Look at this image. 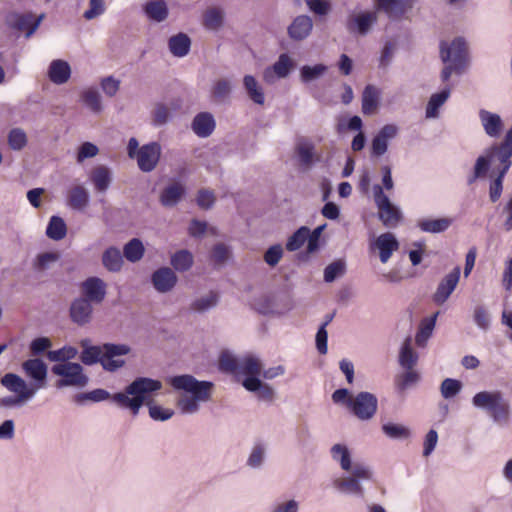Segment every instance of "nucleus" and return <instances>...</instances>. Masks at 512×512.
<instances>
[{
    "mask_svg": "<svg viewBox=\"0 0 512 512\" xmlns=\"http://www.w3.org/2000/svg\"><path fill=\"white\" fill-rule=\"evenodd\" d=\"M261 369L262 364L258 358L251 355L240 358L238 373L246 374L248 377H258Z\"/></svg>",
    "mask_w": 512,
    "mask_h": 512,
    "instance_id": "nucleus-46",
    "label": "nucleus"
},
{
    "mask_svg": "<svg viewBox=\"0 0 512 512\" xmlns=\"http://www.w3.org/2000/svg\"><path fill=\"white\" fill-rule=\"evenodd\" d=\"M143 9L146 16L157 23L165 21L169 14L167 4L164 0H149L144 5Z\"/></svg>",
    "mask_w": 512,
    "mask_h": 512,
    "instance_id": "nucleus-29",
    "label": "nucleus"
},
{
    "mask_svg": "<svg viewBox=\"0 0 512 512\" xmlns=\"http://www.w3.org/2000/svg\"><path fill=\"white\" fill-rule=\"evenodd\" d=\"M67 204L74 210H84L89 204L87 189L82 185L72 187L68 192Z\"/></svg>",
    "mask_w": 512,
    "mask_h": 512,
    "instance_id": "nucleus-30",
    "label": "nucleus"
},
{
    "mask_svg": "<svg viewBox=\"0 0 512 512\" xmlns=\"http://www.w3.org/2000/svg\"><path fill=\"white\" fill-rule=\"evenodd\" d=\"M162 388V382L148 377H138L126 386L124 392H118L111 396V399L118 406L129 409L134 416L138 415L145 399L151 393L159 391ZM110 398V393L104 389H95L93 391L79 394L76 401L81 403L83 400L100 402Z\"/></svg>",
    "mask_w": 512,
    "mask_h": 512,
    "instance_id": "nucleus-1",
    "label": "nucleus"
},
{
    "mask_svg": "<svg viewBox=\"0 0 512 512\" xmlns=\"http://www.w3.org/2000/svg\"><path fill=\"white\" fill-rule=\"evenodd\" d=\"M451 225V219L439 218V219H427L419 223V227L424 232L429 233H441L447 230Z\"/></svg>",
    "mask_w": 512,
    "mask_h": 512,
    "instance_id": "nucleus-50",
    "label": "nucleus"
},
{
    "mask_svg": "<svg viewBox=\"0 0 512 512\" xmlns=\"http://www.w3.org/2000/svg\"><path fill=\"white\" fill-rule=\"evenodd\" d=\"M225 12L220 7L208 8L203 14V26L210 31H218L224 24Z\"/></svg>",
    "mask_w": 512,
    "mask_h": 512,
    "instance_id": "nucleus-33",
    "label": "nucleus"
},
{
    "mask_svg": "<svg viewBox=\"0 0 512 512\" xmlns=\"http://www.w3.org/2000/svg\"><path fill=\"white\" fill-rule=\"evenodd\" d=\"M242 385L250 392H258V397L265 401H272L275 396L274 389L263 383L258 377H247Z\"/></svg>",
    "mask_w": 512,
    "mask_h": 512,
    "instance_id": "nucleus-28",
    "label": "nucleus"
},
{
    "mask_svg": "<svg viewBox=\"0 0 512 512\" xmlns=\"http://www.w3.org/2000/svg\"><path fill=\"white\" fill-rule=\"evenodd\" d=\"M462 389V383L459 380L446 378L442 381L440 392L443 398L450 399L456 396Z\"/></svg>",
    "mask_w": 512,
    "mask_h": 512,
    "instance_id": "nucleus-59",
    "label": "nucleus"
},
{
    "mask_svg": "<svg viewBox=\"0 0 512 512\" xmlns=\"http://www.w3.org/2000/svg\"><path fill=\"white\" fill-rule=\"evenodd\" d=\"M215 201L216 196L213 190L202 188L198 191L196 203L201 209H211L214 206Z\"/></svg>",
    "mask_w": 512,
    "mask_h": 512,
    "instance_id": "nucleus-62",
    "label": "nucleus"
},
{
    "mask_svg": "<svg viewBox=\"0 0 512 512\" xmlns=\"http://www.w3.org/2000/svg\"><path fill=\"white\" fill-rule=\"evenodd\" d=\"M105 10L104 0H89V8L84 12L83 17L86 20H93L104 14Z\"/></svg>",
    "mask_w": 512,
    "mask_h": 512,
    "instance_id": "nucleus-63",
    "label": "nucleus"
},
{
    "mask_svg": "<svg viewBox=\"0 0 512 512\" xmlns=\"http://www.w3.org/2000/svg\"><path fill=\"white\" fill-rule=\"evenodd\" d=\"M170 264L175 271L186 272L193 266L194 256L190 251L182 249L171 256Z\"/></svg>",
    "mask_w": 512,
    "mask_h": 512,
    "instance_id": "nucleus-35",
    "label": "nucleus"
},
{
    "mask_svg": "<svg viewBox=\"0 0 512 512\" xmlns=\"http://www.w3.org/2000/svg\"><path fill=\"white\" fill-rule=\"evenodd\" d=\"M382 431L387 437L391 439L401 440L407 439L410 436V430L408 427L392 422L383 424Z\"/></svg>",
    "mask_w": 512,
    "mask_h": 512,
    "instance_id": "nucleus-55",
    "label": "nucleus"
},
{
    "mask_svg": "<svg viewBox=\"0 0 512 512\" xmlns=\"http://www.w3.org/2000/svg\"><path fill=\"white\" fill-rule=\"evenodd\" d=\"M52 372L62 377L56 382L57 388L67 386L85 387L89 380L83 373L82 366L78 363L66 362L56 364L52 367Z\"/></svg>",
    "mask_w": 512,
    "mask_h": 512,
    "instance_id": "nucleus-5",
    "label": "nucleus"
},
{
    "mask_svg": "<svg viewBox=\"0 0 512 512\" xmlns=\"http://www.w3.org/2000/svg\"><path fill=\"white\" fill-rule=\"evenodd\" d=\"M406 371L399 374L395 379V385L399 392H404L413 387L420 380V375L414 369H405Z\"/></svg>",
    "mask_w": 512,
    "mask_h": 512,
    "instance_id": "nucleus-49",
    "label": "nucleus"
},
{
    "mask_svg": "<svg viewBox=\"0 0 512 512\" xmlns=\"http://www.w3.org/2000/svg\"><path fill=\"white\" fill-rule=\"evenodd\" d=\"M294 150L298 163L304 170L311 169L313 164L320 160V156L316 153L314 143L307 138H299L295 144Z\"/></svg>",
    "mask_w": 512,
    "mask_h": 512,
    "instance_id": "nucleus-13",
    "label": "nucleus"
},
{
    "mask_svg": "<svg viewBox=\"0 0 512 512\" xmlns=\"http://www.w3.org/2000/svg\"><path fill=\"white\" fill-rule=\"evenodd\" d=\"M184 195V185L180 182H173L162 190L159 201L164 207L171 208L176 206Z\"/></svg>",
    "mask_w": 512,
    "mask_h": 512,
    "instance_id": "nucleus-25",
    "label": "nucleus"
},
{
    "mask_svg": "<svg viewBox=\"0 0 512 512\" xmlns=\"http://www.w3.org/2000/svg\"><path fill=\"white\" fill-rule=\"evenodd\" d=\"M243 85L249 98L258 105H263L265 96L262 87L252 75H245Z\"/></svg>",
    "mask_w": 512,
    "mask_h": 512,
    "instance_id": "nucleus-36",
    "label": "nucleus"
},
{
    "mask_svg": "<svg viewBox=\"0 0 512 512\" xmlns=\"http://www.w3.org/2000/svg\"><path fill=\"white\" fill-rule=\"evenodd\" d=\"M399 248V242L395 235L387 232L379 235L371 244V249L379 251L380 261L384 264L391 258L393 252Z\"/></svg>",
    "mask_w": 512,
    "mask_h": 512,
    "instance_id": "nucleus-18",
    "label": "nucleus"
},
{
    "mask_svg": "<svg viewBox=\"0 0 512 512\" xmlns=\"http://www.w3.org/2000/svg\"><path fill=\"white\" fill-rule=\"evenodd\" d=\"M78 354V350L72 346H64L58 350H52L47 352V358L53 362L66 363L71 359H74Z\"/></svg>",
    "mask_w": 512,
    "mask_h": 512,
    "instance_id": "nucleus-56",
    "label": "nucleus"
},
{
    "mask_svg": "<svg viewBox=\"0 0 512 512\" xmlns=\"http://www.w3.org/2000/svg\"><path fill=\"white\" fill-rule=\"evenodd\" d=\"M43 15L34 19L31 13H10L7 18V24L18 31H25L26 37L29 38L38 29Z\"/></svg>",
    "mask_w": 512,
    "mask_h": 512,
    "instance_id": "nucleus-12",
    "label": "nucleus"
},
{
    "mask_svg": "<svg viewBox=\"0 0 512 512\" xmlns=\"http://www.w3.org/2000/svg\"><path fill=\"white\" fill-rule=\"evenodd\" d=\"M377 11H361L351 13L346 20V29L349 33L366 36L377 23Z\"/></svg>",
    "mask_w": 512,
    "mask_h": 512,
    "instance_id": "nucleus-8",
    "label": "nucleus"
},
{
    "mask_svg": "<svg viewBox=\"0 0 512 512\" xmlns=\"http://www.w3.org/2000/svg\"><path fill=\"white\" fill-rule=\"evenodd\" d=\"M89 178L97 192L105 193L112 183L113 174L109 167L98 165L91 170Z\"/></svg>",
    "mask_w": 512,
    "mask_h": 512,
    "instance_id": "nucleus-22",
    "label": "nucleus"
},
{
    "mask_svg": "<svg viewBox=\"0 0 512 512\" xmlns=\"http://www.w3.org/2000/svg\"><path fill=\"white\" fill-rule=\"evenodd\" d=\"M67 233V227L64 220L59 216H52L46 229L48 238L58 241L62 240Z\"/></svg>",
    "mask_w": 512,
    "mask_h": 512,
    "instance_id": "nucleus-47",
    "label": "nucleus"
},
{
    "mask_svg": "<svg viewBox=\"0 0 512 512\" xmlns=\"http://www.w3.org/2000/svg\"><path fill=\"white\" fill-rule=\"evenodd\" d=\"M460 267L456 266L453 270L447 274L438 284V287L433 294V301L438 304H444L450 297L452 292L455 290L459 278H460Z\"/></svg>",
    "mask_w": 512,
    "mask_h": 512,
    "instance_id": "nucleus-15",
    "label": "nucleus"
},
{
    "mask_svg": "<svg viewBox=\"0 0 512 512\" xmlns=\"http://www.w3.org/2000/svg\"><path fill=\"white\" fill-rule=\"evenodd\" d=\"M177 282L178 277L176 273L169 267H161L151 275V283L154 289L162 294L172 291Z\"/></svg>",
    "mask_w": 512,
    "mask_h": 512,
    "instance_id": "nucleus-16",
    "label": "nucleus"
},
{
    "mask_svg": "<svg viewBox=\"0 0 512 512\" xmlns=\"http://www.w3.org/2000/svg\"><path fill=\"white\" fill-rule=\"evenodd\" d=\"M80 290V297L88 299L93 304H101L107 294V284L103 279L92 276L80 284Z\"/></svg>",
    "mask_w": 512,
    "mask_h": 512,
    "instance_id": "nucleus-11",
    "label": "nucleus"
},
{
    "mask_svg": "<svg viewBox=\"0 0 512 512\" xmlns=\"http://www.w3.org/2000/svg\"><path fill=\"white\" fill-rule=\"evenodd\" d=\"M328 70L324 64L304 65L300 68V80L304 84L320 79Z\"/></svg>",
    "mask_w": 512,
    "mask_h": 512,
    "instance_id": "nucleus-44",
    "label": "nucleus"
},
{
    "mask_svg": "<svg viewBox=\"0 0 512 512\" xmlns=\"http://www.w3.org/2000/svg\"><path fill=\"white\" fill-rule=\"evenodd\" d=\"M479 118L484 131L488 136L498 137L500 135L503 123L501 117L498 114L481 109L479 111Z\"/></svg>",
    "mask_w": 512,
    "mask_h": 512,
    "instance_id": "nucleus-27",
    "label": "nucleus"
},
{
    "mask_svg": "<svg viewBox=\"0 0 512 512\" xmlns=\"http://www.w3.org/2000/svg\"><path fill=\"white\" fill-rule=\"evenodd\" d=\"M216 123L213 115L209 112L198 113L191 124L193 132L201 138L209 137L215 130Z\"/></svg>",
    "mask_w": 512,
    "mask_h": 512,
    "instance_id": "nucleus-23",
    "label": "nucleus"
},
{
    "mask_svg": "<svg viewBox=\"0 0 512 512\" xmlns=\"http://www.w3.org/2000/svg\"><path fill=\"white\" fill-rule=\"evenodd\" d=\"M439 312H436L432 317L425 318L421 321L419 330L415 337V342L419 347H425L428 339L431 337L435 327L437 316Z\"/></svg>",
    "mask_w": 512,
    "mask_h": 512,
    "instance_id": "nucleus-38",
    "label": "nucleus"
},
{
    "mask_svg": "<svg viewBox=\"0 0 512 512\" xmlns=\"http://www.w3.org/2000/svg\"><path fill=\"white\" fill-rule=\"evenodd\" d=\"M240 358L234 357L229 352H223L219 359V368L228 373H238Z\"/></svg>",
    "mask_w": 512,
    "mask_h": 512,
    "instance_id": "nucleus-60",
    "label": "nucleus"
},
{
    "mask_svg": "<svg viewBox=\"0 0 512 512\" xmlns=\"http://www.w3.org/2000/svg\"><path fill=\"white\" fill-rule=\"evenodd\" d=\"M418 355L412 349L411 346V338L407 337L402 344L400 354H399V363L404 369H414V366L417 364Z\"/></svg>",
    "mask_w": 512,
    "mask_h": 512,
    "instance_id": "nucleus-41",
    "label": "nucleus"
},
{
    "mask_svg": "<svg viewBox=\"0 0 512 512\" xmlns=\"http://www.w3.org/2000/svg\"><path fill=\"white\" fill-rule=\"evenodd\" d=\"M59 252H43L38 254L32 262V267L37 272H44L50 269L60 260Z\"/></svg>",
    "mask_w": 512,
    "mask_h": 512,
    "instance_id": "nucleus-42",
    "label": "nucleus"
},
{
    "mask_svg": "<svg viewBox=\"0 0 512 512\" xmlns=\"http://www.w3.org/2000/svg\"><path fill=\"white\" fill-rule=\"evenodd\" d=\"M123 263V255L117 247L111 246L102 254V265L109 272H119L122 269Z\"/></svg>",
    "mask_w": 512,
    "mask_h": 512,
    "instance_id": "nucleus-31",
    "label": "nucleus"
},
{
    "mask_svg": "<svg viewBox=\"0 0 512 512\" xmlns=\"http://www.w3.org/2000/svg\"><path fill=\"white\" fill-rule=\"evenodd\" d=\"M376 9L385 12L389 18L396 19L404 14L401 0H374Z\"/></svg>",
    "mask_w": 512,
    "mask_h": 512,
    "instance_id": "nucleus-39",
    "label": "nucleus"
},
{
    "mask_svg": "<svg viewBox=\"0 0 512 512\" xmlns=\"http://www.w3.org/2000/svg\"><path fill=\"white\" fill-rule=\"evenodd\" d=\"M347 408L359 420L367 421L372 419L376 414L378 399L370 392H359L354 397H349Z\"/></svg>",
    "mask_w": 512,
    "mask_h": 512,
    "instance_id": "nucleus-6",
    "label": "nucleus"
},
{
    "mask_svg": "<svg viewBox=\"0 0 512 512\" xmlns=\"http://www.w3.org/2000/svg\"><path fill=\"white\" fill-rule=\"evenodd\" d=\"M335 486L340 491L350 494L362 495V487L360 481L352 476L337 479L335 481Z\"/></svg>",
    "mask_w": 512,
    "mask_h": 512,
    "instance_id": "nucleus-57",
    "label": "nucleus"
},
{
    "mask_svg": "<svg viewBox=\"0 0 512 512\" xmlns=\"http://www.w3.org/2000/svg\"><path fill=\"white\" fill-rule=\"evenodd\" d=\"M168 46L172 55L176 57H184L190 51L191 40L188 35L178 33L169 38Z\"/></svg>",
    "mask_w": 512,
    "mask_h": 512,
    "instance_id": "nucleus-34",
    "label": "nucleus"
},
{
    "mask_svg": "<svg viewBox=\"0 0 512 512\" xmlns=\"http://www.w3.org/2000/svg\"><path fill=\"white\" fill-rule=\"evenodd\" d=\"M131 347L127 344L105 343L83 349L80 359L85 365L100 363L104 370L115 372L125 365L120 356L129 354Z\"/></svg>",
    "mask_w": 512,
    "mask_h": 512,
    "instance_id": "nucleus-3",
    "label": "nucleus"
},
{
    "mask_svg": "<svg viewBox=\"0 0 512 512\" xmlns=\"http://www.w3.org/2000/svg\"><path fill=\"white\" fill-rule=\"evenodd\" d=\"M474 407L486 411L494 422L507 425L510 421L511 408L500 391H481L472 398Z\"/></svg>",
    "mask_w": 512,
    "mask_h": 512,
    "instance_id": "nucleus-4",
    "label": "nucleus"
},
{
    "mask_svg": "<svg viewBox=\"0 0 512 512\" xmlns=\"http://www.w3.org/2000/svg\"><path fill=\"white\" fill-rule=\"evenodd\" d=\"M283 255V248L280 244L273 245L268 248L264 254V261L269 266H275L279 263Z\"/></svg>",
    "mask_w": 512,
    "mask_h": 512,
    "instance_id": "nucleus-64",
    "label": "nucleus"
},
{
    "mask_svg": "<svg viewBox=\"0 0 512 512\" xmlns=\"http://www.w3.org/2000/svg\"><path fill=\"white\" fill-rule=\"evenodd\" d=\"M219 302V294L210 291L208 294L196 298L191 304L190 309L197 313H204L217 306Z\"/></svg>",
    "mask_w": 512,
    "mask_h": 512,
    "instance_id": "nucleus-37",
    "label": "nucleus"
},
{
    "mask_svg": "<svg viewBox=\"0 0 512 512\" xmlns=\"http://www.w3.org/2000/svg\"><path fill=\"white\" fill-rule=\"evenodd\" d=\"M332 458L340 463L343 470L349 471L351 468V457L348 448L342 444H335L331 448Z\"/></svg>",
    "mask_w": 512,
    "mask_h": 512,
    "instance_id": "nucleus-53",
    "label": "nucleus"
},
{
    "mask_svg": "<svg viewBox=\"0 0 512 512\" xmlns=\"http://www.w3.org/2000/svg\"><path fill=\"white\" fill-rule=\"evenodd\" d=\"M28 143L26 132L22 128H13L8 133V145L14 151L22 150Z\"/></svg>",
    "mask_w": 512,
    "mask_h": 512,
    "instance_id": "nucleus-54",
    "label": "nucleus"
},
{
    "mask_svg": "<svg viewBox=\"0 0 512 512\" xmlns=\"http://www.w3.org/2000/svg\"><path fill=\"white\" fill-rule=\"evenodd\" d=\"M450 96V89L445 88L439 93H435L431 96L427 107H426V117L434 118L438 115V109L447 101Z\"/></svg>",
    "mask_w": 512,
    "mask_h": 512,
    "instance_id": "nucleus-48",
    "label": "nucleus"
},
{
    "mask_svg": "<svg viewBox=\"0 0 512 512\" xmlns=\"http://www.w3.org/2000/svg\"><path fill=\"white\" fill-rule=\"evenodd\" d=\"M313 29V21L307 15L297 16L288 26L287 32L289 37L295 41L306 39Z\"/></svg>",
    "mask_w": 512,
    "mask_h": 512,
    "instance_id": "nucleus-20",
    "label": "nucleus"
},
{
    "mask_svg": "<svg viewBox=\"0 0 512 512\" xmlns=\"http://www.w3.org/2000/svg\"><path fill=\"white\" fill-rule=\"evenodd\" d=\"M169 384L179 391H184L177 399L176 406L182 414H195L200 403L210 400L214 384L210 381H199L194 376L184 374L171 377Z\"/></svg>",
    "mask_w": 512,
    "mask_h": 512,
    "instance_id": "nucleus-2",
    "label": "nucleus"
},
{
    "mask_svg": "<svg viewBox=\"0 0 512 512\" xmlns=\"http://www.w3.org/2000/svg\"><path fill=\"white\" fill-rule=\"evenodd\" d=\"M232 91L230 80L226 78L217 79L211 87V97L217 103L225 102Z\"/></svg>",
    "mask_w": 512,
    "mask_h": 512,
    "instance_id": "nucleus-40",
    "label": "nucleus"
},
{
    "mask_svg": "<svg viewBox=\"0 0 512 512\" xmlns=\"http://www.w3.org/2000/svg\"><path fill=\"white\" fill-rule=\"evenodd\" d=\"M440 56L444 63L451 62L459 67L464 66L467 57V46L462 38H456L450 45L441 42Z\"/></svg>",
    "mask_w": 512,
    "mask_h": 512,
    "instance_id": "nucleus-10",
    "label": "nucleus"
},
{
    "mask_svg": "<svg viewBox=\"0 0 512 512\" xmlns=\"http://www.w3.org/2000/svg\"><path fill=\"white\" fill-rule=\"evenodd\" d=\"M22 369L27 376L34 380L31 387L36 388V392L45 387L48 370L47 365L41 359L33 358L24 361Z\"/></svg>",
    "mask_w": 512,
    "mask_h": 512,
    "instance_id": "nucleus-14",
    "label": "nucleus"
},
{
    "mask_svg": "<svg viewBox=\"0 0 512 512\" xmlns=\"http://www.w3.org/2000/svg\"><path fill=\"white\" fill-rule=\"evenodd\" d=\"M293 68V61L288 54H281L278 60L273 64L272 67L267 68L264 71V80L268 83H273L275 75L278 78H285L289 75Z\"/></svg>",
    "mask_w": 512,
    "mask_h": 512,
    "instance_id": "nucleus-21",
    "label": "nucleus"
},
{
    "mask_svg": "<svg viewBox=\"0 0 512 512\" xmlns=\"http://www.w3.org/2000/svg\"><path fill=\"white\" fill-rule=\"evenodd\" d=\"M82 102L94 113L102 111V102L100 93L93 88L85 90L81 95Z\"/></svg>",
    "mask_w": 512,
    "mask_h": 512,
    "instance_id": "nucleus-51",
    "label": "nucleus"
},
{
    "mask_svg": "<svg viewBox=\"0 0 512 512\" xmlns=\"http://www.w3.org/2000/svg\"><path fill=\"white\" fill-rule=\"evenodd\" d=\"M48 76L54 84H64L70 79L71 67L69 63L64 60H53L48 69Z\"/></svg>",
    "mask_w": 512,
    "mask_h": 512,
    "instance_id": "nucleus-26",
    "label": "nucleus"
},
{
    "mask_svg": "<svg viewBox=\"0 0 512 512\" xmlns=\"http://www.w3.org/2000/svg\"><path fill=\"white\" fill-rule=\"evenodd\" d=\"M346 272V263L345 261L339 259L332 263H330L324 269V281L327 283H331L335 281L338 277H342Z\"/></svg>",
    "mask_w": 512,
    "mask_h": 512,
    "instance_id": "nucleus-58",
    "label": "nucleus"
},
{
    "mask_svg": "<svg viewBox=\"0 0 512 512\" xmlns=\"http://www.w3.org/2000/svg\"><path fill=\"white\" fill-rule=\"evenodd\" d=\"M488 152H489L490 157L496 156L497 159L502 164V168L500 169L499 173L502 175H506L507 171L509 170V168L512 164V162L510 160V158L512 156V147L507 148V147H503L501 145H499V146L494 145L488 150Z\"/></svg>",
    "mask_w": 512,
    "mask_h": 512,
    "instance_id": "nucleus-45",
    "label": "nucleus"
},
{
    "mask_svg": "<svg viewBox=\"0 0 512 512\" xmlns=\"http://www.w3.org/2000/svg\"><path fill=\"white\" fill-rule=\"evenodd\" d=\"M149 408V416L155 421H166L174 415L172 409L163 408L162 406L153 404L151 401L144 402Z\"/></svg>",
    "mask_w": 512,
    "mask_h": 512,
    "instance_id": "nucleus-61",
    "label": "nucleus"
},
{
    "mask_svg": "<svg viewBox=\"0 0 512 512\" xmlns=\"http://www.w3.org/2000/svg\"><path fill=\"white\" fill-rule=\"evenodd\" d=\"M379 90L373 85H367L362 93V112L365 115L374 114L379 106Z\"/></svg>",
    "mask_w": 512,
    "mask_h": 512,
    "instance_id": "nucleus-32",
    "label": "nucleus"
},
{
    "mask_svg": "<svg viewBox=\"0 0 512 512\" xmlns=\"http://www.w3.org/2000/svg\"><path fill=\"white\" fill-rule=\"evenodd\" d=\"M161 145L157 142H150L140 147L138 155L135 157L138 168L145 173L153 171L161 157Z\"/></svg>",
    "mask_w": 512,
    "mask_h": 512,
    "instance_id": "nucleus-9",
    "label": "nucleus"
},
{
    "mask_svg": "<svg viewBox=\"0 0 512 512\" xmlns=\"http://www.w3.org/2000/svg\"><path fill=\"white\" fill-rule=\"evenodd\" d=\"M93 303L86 298H75L69 309V315L75 324L84 326L91 322L93 315Z\"/></svg>",
    "mask_w": 512,
    "mask_h": 512,
    "instance_id": "nucleus-17",
    "label": "nucleus"
},
{
    "mask_svg": "<svg viewBox=\"0 0 512 512\" xmlns=\"http://www.w3.org/2000/svg\"><path fill=\"white\" fill-rule=\"evenodd\" d=\"M1 384L10 392L17 395L27 392L31 394L32 399L36 394V388H32L24 379L14 373L5 374L1 378Z\"/></svg>",
    "mask_w": 512,
    "mask_h": 512,
    "instance_id": "nucleus-24",
    "label": "nucleus"
},
{
    "mask_svg": "<svg viewBox=\"0 0 512 512\" xmlns=\"http://www.w3.org/2000/svg\"><path fill=\"white\" fill-rule=\"evenodd\" d=\"M398 133V128L393 124L383 126L372 140L371 150L375 156H382L388 149V142Z\"/></svg>",
    "mask_w": 512,
    "mask_h": 512,
    "instance_id": "nucleus-19",
    "label": "nucleus"
},
{
    "mask_svg": "<svg viewBox=\"0 0 512 512\" xmlns=\"http://www.w3.org/2000/svg\"><path fill=\"white\" fill-rule=\"evenodd\" d=\"M308 236L309 228L306 226L300 227L288 238L286 249L291 252L300 249L306 241L308 242Z\"/></svg>",
    "mask_w": 512,
    "mask_h": 512,
    "instance_id": "nucleus-52",
    "label": "nucleus"
},
{
    "mask_svg": "<svg viewBox=\"0 0 512 512\" xmlns=\"http://www.w3.org/2000/svg\"><path fill=\"white\" fill-rule=\"evenodd\" d=\"M373 190L379 219L386 227H396L401 220L400 210L391 203L388 196L384 194L383 188L380 185H375Z\"/></svg>",
    "mask_w": 512,
    "mask_h": 512,
    "instance_id": "nucleus-7",
    "label": "nucleus"
},
{
    "mask_svg": "<svg viewBox=\"0 0 512 512\" xmlns=\"http://www.w3.org/2000/svg\"><path fill=\"white\" fill-rule=\"evenodd\" d=\"M145 248L138 238H133L124 245L123 256L132 263L140 261L144 256Z\"/></svg>",
    "mask_w": 512,
    "mask_h": 512,
    "instance_id": "nucleus-43",
    "label": "nucleus"
}]
</instances>
